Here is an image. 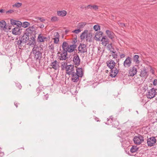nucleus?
Returning <instances> with one entry per match:
<instances>
[{"instance_id": "obj_1", "label": "nucleus", "mask_w": 157, "mask_h": 157, "mask_svg": "<svg viewBox=\"0 0 157 157\" xmlns=\"http://www.w3.org/2000/svg\"><path fill=\"white\" fill-rule=\"evenodd\" d=\"M76 73L75 72L71 75V81L77 82L79 80V77L82 76L83 72L82 68H78L76 69Z\"/></svg>"}, {"instance_id": "obj_2", "label": "nucleus", "mask_w": 157, "mask_h": 157, "mask_svg": "<svg viewBox=\"0 0 157 157\" xmlns=\"http://www.w3.org/2000/svg\"><path fill=\"white\" fill-rule=\"evenodd\" d=\"M92 36V34L89 32L87 30H85L80 35L81 40H83L85 38H86V41H90L91 40Z\"/></svg>"}, {"instance_id": "obj_3", "label": "nucleus", "mask_w": 157, "mask_h": 157, "mask_svg": "<svg viewBox=\"0 0 157 157\" xmlns=\"http://www.w3.org/2000/svg\"><path fill=\"white\" fill-rule=\"evenodd\" d=\"M133 140L134 143L136 144H140L144 141L143 137L140 135L136 136L134 137Z\"/></svg>"}, {"instance_id": "obj_4", "label": "nucleus", "mask_w": 157, "mask_h": 157, "mask_svg": "<svg viewBox=\"0 0 157 157\" xmlns=\"http://www.w3.org/2000/svg\"><path fill=\"white\" fill-rule=\"evenodd\" d=\"M29 39V36L24 34L21 39L17 41V44L20 45L22 44L26 43Z\"/></svg>"}, {"instance_id": "obj_5", "label": "nucleus", "mask_w": 157, "mask_h": 157, "mask_svg": "<svg viewBox=\"0 0 157 157\" xmlns=\"http://www.w3.org/2000/svg\"><path fill=\"white\" fill-rule=\"evenodd\" d=\"M66 72L69 75H71L75 72V69L73 65H70L66 67Z\"/></svg>"}, {"instance_id": "obj_6", "label": "nucleus", "mask_w": 157, "mask_h": 157, "mask_svg": "<svg viewBox=\"0 0 157 157\" xmlns=\"http://www.w3.org/2000/svg\"><path fill=\"white\" fill-rule=\"evenodd\" d=\"M146 94L148 98L151 99L154 98L156 95L155 90L154 88H152L149 90Z\"/></svg>"}, {"instance_id": "obj_7", "label": "nucleus", "mask_w": 157, "mask_h": 157, "mask_svg": "<svg viewBox=\"0 0 157 157\" xmlns=\"http://www.w3.org/2000/svg\"><path fill=\"white\" fill-rule=\"evenodd\" d=\"M58 59L60 60H65L67 59V52L66 51H63L62 52H59L57 53Z\"/></svg>"}, {"instance_id": "obj_8", "label": "nucleus", "mask_w": 157, "mask_h": 157, "mask_svg": "<svg viewBox=\"0 0 157 157\" xmlns=\"http://www.w3.org/2000/svg\"><path fill=\"white\" fill-rule=\"evenodd\" d=\"M156 142V140L154 137H151L147 140V143L148 146L151 147L154 145Z\"/></svg>"}, {"instance_id": "obj_9", "label": "nucleus", "mask_w": 157, "mask_h": 157, "mask_svg": "<svg viewBox=\"0 0 157 157\" xmlns=\"http://www.w3.org/2000/svg\"><path fill=\"white\" fill-rule=\"evenodd\" d=\"M51 68H53L55 70H58L59 67V62L56 60L52 62L50 64Z\"/></svg>"}, {"instance_id": "obj_10", "label": "nucleus", "mask_w": 157, "mask_h": 157, "mask_svg": "<svg viewBox=\"0 0 157 157\" xmlns=\"http://www.w3.org/2000/svg\"><path fill=\"white\" fill-rule=\"evenodd\" d=\"M35 29V28L33 26L29 27L26 29L25 34L29 36L32 34Z\"/></svg>"}, {"instance_id": "obj_11", "label": "nucleus", "mask_w": 157, "mask_h": 157, "mask_svg": "<svg viewBox=\"0 0 157 157\" xmlns=\"http://www.w3.org/2000/svg\"><path fill=\"white\" fill-rule=\"evenodd\" d=\"M148 71L147 68L144 67L141 71L140 76L142 77L146 78L148 76Z\"/></svg>"}, {"instance_id": "obj_12", "label": "nucleus", "mask_w": 157, "mask_h": 157, "mask_svg": "<svg viewBox=\"0 0 157 157\" xmlns=\"http://www.w3.org/2000/svg\"><path fill=\"white\" fill-rule=\"evenodd\" d=\"M60 36L59 33L57 32L53 33V37L52 40H54V43L55 44H58L59 41V37Z\"/></svg>"}, {"instance_id": "obj_13", "label": "nucleus", "mask_w": 157, "mask_h": 157, "mask_svg": "<svg viewBox=\"0 0 157 157\" xmlns=\"http://www.w3.org/2000/svg\"><path fill=\"white\" fill-rule=\"evenodd\" d=\"M78 51L81 53H84L87 51L86 46L84 44H80L78 47Z\"/></svg>"}, {"instance_id": "obj_14", "label": "nucleus", "mask_w": 157, "mask_h": 157, "mask_svg": "<svg viewBox=\"0 0 157 157\" xmlns=\"http://www.w3.org/2000/svg\"><path fill=\"white\" fill-rule=\"evenodd\" d=\"M132 63L131 59L128 57L126 58L124 63V66L125 67H128L130 66Z\"/></svg>"}, {"instance_id": "obj_15", "label": "nucleus", "mask_w": 157, "mask_h": 157, "mask_svg": "<svg viewBox=\"0 0 157 157\" xmlns=\"http://www.w3.org/2000/svg\"><path fill=\"white\" fill-rule=\"evenodd\" d=\"M106 33L107 36L113 41L115 36L114 33L110 30H107L105 31Z\"/></svg>"}, {"instance_id": "obj_16", "label": "nucleus", "mask_w": 157, "mask_h": 157, "mask_svg": "<svg viewBox=\"0 0 157 157\" xmlns=\"http://www.w3.org/2000/svg\"><path fill=\"white\" fill-rule=\"evenodd\" d=\"M28 44L29 46L33 47L36 45V41L35 38L33 36L30 37L29 39Z\"/></svg>"}, {"instance_id": "obj_17", "label": "nucleus", "mask_w": 157, "mask_h": 157, "mask_svg": "<svg viewBox=\"0 0 157 157\" xmlns=\"http://www.w3.org/2000/svg\"><path fill=\"white\" fill-rule=\"evenodd\" d=\"M76 47V45L75 44L70 45L67 47L66 51L67 52H72L75 50Z\"/></svg>"}, {"instance_id": "obj_18", "label": "nucleus", "mask_w": 157, "mask_h": 157, "mask_svg": "<svg viewBox=\"0 0 157 157\" xmlns=\"http://www.w3.org/2000/svg\"><path fill=\"white\" fill-rule=\"evenodd\" d=\"M10 22L12 25H17L18 27H21L22 25V23L21 21L13 19H10Z\"/></svg>"}, {"instance_id": "obj_19", "label": "nucleus", "mask_w": 157, "mask_h": 157, "mask_svg": "<svg viewBox=\"0 0 157 157\" xmlns=\"http://www.w3.org/2000/svg\"><path fill=\"white\" fill-rule=\"evenodd\" d=\"M118 72V69L116 67H113L111 69L110 76L112 77H115Z\"/></svg>"}, {"instance_id": "obj_20", "label": "nucleus", "mask_w": 157, "mask_h": 157, "mask_svg": "<svg viewBox=\"0 0 157 157\" xmlns=\"http://www.w3.org/2000/svg\"><path fill=\"white\" fill-rule=\"evenodd\" d=\"M38 39L39 42H42L44 41H47L49 38L48 37L43 36L42 34H40L39 35Z\"/></svg>"}, {"instance_id": "obj_21", "label": "nucleus", "mask_w": 157, "mask_h": 157, "mask_svg": "<svg viewBox=\"0 0 157 157\" xmlns=\"http://www.w3.org/2000/svg\"><path fill=\"white\" fill-rule=\"evenodd\" d=\"M137 72V68L133 66L129 70V74L130 76H133L136 74Z\"/></svg>"}, {"instance_id": "obj_22", "label": "nucleus", "mask_w": 157, "mask_h": 157, "mask_svg": "<svg viewBox=\"0 0 157 157\" xmlns=\"http://www.w3.org/2000/svg\"><path fill=\"white\" fill-rule=\"evenodd\" d=\"M19 27H16L12 30L13 34L15 35H20L21 33V29L19 28Z\"/></svg>"}, {"instance_id": "obj_23", "label": "nucleus", "mask_w": 157, "mask_h": 157, "mask_svg": "<svg viewBox=\"0 0 157 157\" xmlns=\"http://www.w3.org/2000/svg\"><path fill=\"white\" fill-rule=\"evenodd\" d=\"M106 64L109 68L112 69L115 66L116 63L113 60L110 59L106 62Z\"/></svg>"}, {"instance_id": "obj_24", "label": "nucleus", "mask_w": 157, "mask_h": 157, "mask_svg": "<svg viewBox=\"0 0 157 157\" xmlns=\"http://www.w3.org/2000/svg\"><path fill=\"white\" fill-rule=\"evenodd\" d=\"M73 61L76 65L78 66L80 63V61L78 56L76 55L75 56L73 59Z\"/></svg>"}, {"instance_id": "obj_25", "label": "nucleus", "mask_w": 157, "mask_h": 157, "mask_svg": "<svg viewBox=\"0 0 157 157\" xmlns=\"http://www.w3.org/2000/svg\"><path fill=\"white\" fill-rule=\"evenodd\" d=\"M101 42L102 45L106 46L109 44V40L105 36H103L101 40Z\"/></svg>"}, {"instance_id": "obj_26", "label": "nucleus", "mask_w": 157, "mask_h": 157, "mask_svg": "<svg viewBox=\"0 0 157 157\" xmlns=\"http://www.w3.org/2000/svg\"><path fill=\"white\" fill-rule=\"evenodd\" d=\"M6 23L5 21H0V29L4 31H6L7 29Z\"/></svg>"}, {"instance_id": "obj_27", "label": "nucleus", "mask_w": 157, "mask_h": 157, "mask_svg": "<svg viewBox=\"0 0 157 157\" xmlns=\"http://www.w3.org/2000/svg\"><path fill=\"white\" fill-rule=\"evenodd\" d=\"M103 34L102 32H97L95 34V36L94 37V39L96 41H99L100 39L101 36Z\"/></svg>"}, {"instance_id": "obj_28", "label": "nucleus", "mask_w": 157, "mask_h": 157, "mask_svg": "<svg viewBox=\"0 0 157 157\" xmlns=\"http://www.w3.org/2000/svg\"><path fill=\"white\" fill-rule=\"evenodd\" d=\"M57 13L58 16L63 17L66 15L67 12L65 10H62L61 11H57Z\"/></svg>"}, {"instance_id": "obj_29", "label": "nucleus", "mask_w": 157, "mask_h": 157, "mask_svg": "<svg viewBox=\"0 0 157 157\" xmlns=\"http://www.w3.org/2000/svg\"><path fill=\"white\" fill-rule=\"evenodd\" d=\"M139 58V56L137 55H135L133 56V61L136 64H139L140 62Z\"/></svg>"}, {"instance_id": "obj_30", "label": "nucleus", "mask_w": 157, "mask_h": 157, "mask_svg": "<svg viewBox=\"0 0 157 157\" xmlns=\"http://www.w3.org/2000/svg\"><path fill=\"white\" fill-rule=\"evenodd\" d=\"M89 8L91 9H94V10H96L98 9V6L97 5H93L92 6L91 5H88L86 7H85V8Z\"/></svg>"}, {"instance_id": "obj_31", "label": "nucleus", "mask_w": 157, "mask_h": 157, "mask_svg": "<svg viewBox=\"0 0 157 157\" xmlns=\"http://www.w3.org/2000/svg\"><path fill=\"white\" fill-rule=\"evenodd\" d=\"M35 19H36L35 21V22H39L38 21V20L40 21V22H43L45 21V19L44 18V17H34Z\"/></svg>"}, {"instance_id": "obj_32", "label": "nucleus", "mask_w": 157, "mask_h": 157, "mask_svg": "<svg viewBox=\"0 0 157 157\" xmlns=\"http://www.w3.org/2000/svg\"><path fill=\"white\" fill-rule=\"evenodd\" d=\"M86 24L85 22L80 23L77 25V27L78 29H81L84 27Z\"/></svg>"}, {"instance_id": "obj_33", "label": "nucleus", "mask_w": 157, "mask_h": 157, "mask_svg": "<svg viewBox=\"0 0 157 157\" xmlns=\"http://www.w3.org/2000/svg\"><path fill=\"white\" fill-rule=\"evenodd\" d=\"M33 47V49L32 51V52L33 54L35 53L36 52H38L40 51V48L38 47L37 45H36Z\"/></svg>"}, {"instance_id": "obj_34", "label": "nucleus", "mask_w": 157, "mask_h": 157, "mask_svg": "<svg viewBox=\"0 0 157 157\" xmlns=\"http://www.w3.org/2000/svg\"><path fill=\"white\" fill-rule=\"evenodd\" d=\"M110 52H114L115 50L114 48L113 47L112 44H108V45L106 46Z\"/></svg>"}, {"instance_id": "obj_35", "label": "nucleus", "mask_w": 157, "mask_h": 157, "mask_svg": "<svg viewBox=\"0 0 157 157\" xmlns=\"http://www.w3.org/2000/svg\"><path fill=\"white\" fill-rule=\"evenodd\" d=\"M68 46H69V45L67 42L66 41L63 42L62 45V47L63 51H66V48Z\"/></svg>"}, {"instance_id": "obj_36", "label": "nucleus", "mask_w": 157, "mask_h": 157, "mask_svg": "<svg viewBox=\"0 0 157 157\" xmlns=\"http://www.w3.org/2000/svg\"><path fill=\"white\" fill-rule=\"evenodd\" d=\"M33 54L35 55V58L36 59H39L41 55V53L40 51Z\"/></svg>"}, {"instance_id": "obj_37", "label": "nucleus", "mask_w": 157, "mask_h": 157, "mask_svg": "<svg viewBox=\"0 0 157 157\" xmlns=\"http://www.w3.org/2000/svg\"><path fill=\"white\" fill-rule=\"evenodd\" d=\"M22 3L20 2H16L14 4L12 5L13 7H16L17 8H20L22 6Z\"/></svg>"}, {"instance_id": "obj_38", "label": "nucleus", "mask_w": 157, "mask_h": 157, "mask_svg": "<svg viewBox=\"0 0 157 157\" xmlns=\"http://www.w3.org/2000/svg\"><path fill=\"white\" fill-rule=\"evenodd\" d=\"M138 149L136 146H133L131 148L130 151L132 153H134L136 152Z\"/></svg>"}, {"instance_id": "obj_39", "label": "nucleus", "mask_w": 157, "mask_h": 157, "mask_svg": "<svg viewBox=\"0 0 157 157\" xmlns=\"http://www.w3.org/2000/svg\"><path fill=\"white\" fill-rule=\"evenodd\" d=\"M22 25L23 28H26L29 26L30 25V24L28 22L25 21L22 24Z\"/></svg>"}, {"instance_id": "obj_40", "label": "nucleus", "mask_w": 157, "mask_h": 157, "mask_svg": "<svg viewBox=\"0 0 157 157\" xmlns=\"http://www.w3.org/2000/svg\"><path fill=\"white\" fill-rule=\"evenodd\" d=\"M94 29L95 31H98L100 29V26L98 25H96L94 26Z\"/></svg>"}, {"instance_id": "obj_41", "label": "nucleus", "mask_w": 157, "mask_h": 157, "mask_svg": "<svg viewBox=\"0 0 157 157\" xmlns=\"http://www.w3.org/2000/svg\"><path fill=\"white\" fill-rule=\"evenodd\" d=\"M58 20L59 19L56 16H53L52 17L51 21L52 22H55L58 21Z\"/></svg>"}, {"instance_id": "obj_42", "label": "nucleus", "mask_w": 157, "mask_h": 157, "mask_svg": "<svg viewBox=\"0 0 157 157\" xmlns=\"http://www.w3.org/2000/svg\"><path fill=\"white\" fill-rule=\"evenodd\" d=\"M81 29H75L72 32L73 33H75L76 34H78L79 33H80L82 31Z\"/></svg>"}, {"instance_id": "obj_43", "label": "nucleus", "mask_w": 157, "mask_h": 157, "mask_svg": "<svg viewBox=\"0 0 157 157\" xmlns=\"http://www.w3.org/2000/svg\"><path fill=\"white\" fill-rule=\"evenodd\" d=\"M119 124V122L117 121H115L113 124V125L115 127H117L118 126Z\"/></svg>"}, {"instance_id": "obj_44", "label": "nucleus", "mask_w": 157, "mask_h": 157, "mask_svg": "<svg viewBox=\"0 0 157 157\" xmlns=\"http://www.w3.org/2000/svg\"><path fill=\"white\" fill-rule=\"evenodd\" d=\"M67 63H62L61 65V68L62 69L64 70L65 69H66V67H67Z\"/></svg>"}, {"instance_id": "obj_45", "label": "nucleus", "mask_w": 157, "mask_h": 157, "mask_svg": "<svg viewBox=\"0 0 157 157\" xmlns=\"http://www.w3.org/2000/svg\"><path fill=\"white\" fill-rule=\"evenodd\" d=\"M112 52L113 53V54H112V56L113 58L114 59L117 58V54L115 53V51L114 50V52Z\"/></svg>"}, {"instance_id": "obj_46", "label": "nucleus", "mask_w": 157, "mask_h": 157, "mask_svg": "<svg viewBox=\"0 0 157 157\" xmlns=\"http://www.w3.org/2000/svg\"><path fill=\"white\" fill-rule=\"evenodd\" d=\"M14 12V11L13 10H10L6 12V13L7 14L8 13H13Z\"/></svg>"}, {"instance_id": "obj_47", "label": "nucleus", "mask_w": 157, "mask_h": 157, "mask_svg": "<svg viewBox=\"0 0 157 157\" xmlns=\"http://www.w3.org/2000/svg\"><path fill=\"white\" fill-rule=\"evenodd\" d=\"M38 26V27L41 29H42L44 28V25L43 24H39Z\"/></svg>"}, {"instance_id": "obj_48", "label": "nucleus", "mask_w": 157, "mask_h": 157, "mask_svg": "<svg viewBox=\"0 0 157 157\" xmlns=\"http://www.w3.org/2000/svg\"><path fill=\"white\" fill-rule=\"evenodd\" d=\"M150 71L151 73H152V74H154L155 71H154L152 69L151 67H150Z\"/></svg>"}, {"instance_id": "obj_49", "label": "nucleus", "mask_w": 157, "mask_h": 157, "mask_svg": "<svg viewBox=\"0 0 157 157\" xmlns=\"http://www.w3.org/2000/svg\"><path fill=\"white\" fill-rule=\"evenodd\" d=\"M119 25L120 26H121L122 27H123L124 26H125V24H124L123 23H119Z\"/></svg>"}, {"instance_id": "obj_50", "label": "nucleus", "mask_w": 157, "mask_h": 157, "mask_svg": "<svg viewBox=\"0 0 157 157\" xmlns=\"http://www.w3.org/2000/svg\"><path fill=\"white\" fill-rule=\"evenodd\" d=\"M153 84L154 85H156L157 84V80L155 79L153 81Z\"/></svg>"}, {"instance_id": "obj_51", "label": "nucleus", "mask_w": 157, "mask_h": 157, "mask_svg": "<svg viewBox=\"0 0 157 157\" xmlns=\"http://www.w3.org/2000/svg\"><path fill=\"white\" fill-rule=\"evenodd\" d=\"M49 48L52 50H53L54 48V47L53 45L52 44H51L49 46Z\"/></svg>"}, {"instance_id": "obj_52", "label": "nucleus", "mask_w": 157, "mask_h": 157, "mask_svg": "<svg viewBox=\"0 0 157 157\" xmlns=\"http://www.w3.org/2000/svg\"><path fill=\"white\" fill-rule=\"evenodd\" d=\"M121 58H122L125 57V55L124 54H122L120 55Z\"/></svg>"}, {"instance_id": "obj_53", "label": "nucleus", "mask_w": 157, "mask_h": 157, "mask_svg": "<svg viewBox=\"0 0 157 157\" xmlns=\"http://www.w3.org/2000/svg\"><path fill=\"white\" fill-rule=\"evenodd\" d=\"M17 85H18L17 86H18V87L19 88V89H21V85L20 84H17Z\"/></svg>"}, {"instance_id": "obj_54", "label": "nucleus", "mask_w": 157, "mask_h": 157, "mask_svg": "<svg viewBox=\"0 0 157 157\" xmlns=\"http://www.w3.org/2000/svg\"><path fill=\"white\" fill-rule=\"evenodd\" d=\"M4 10L3 9L0 10V13H2L4 11Z\"/></svg>"}, {"instance_id": "obj_55", "label": "nucleus", "mask_w": 157, "mask_h": 157, "mask_svg": "<svg viewBox=\"0 0 157 157\" xmlns=\"http://www.w3.org/2000/svg\"><path fill=\"white\" fill-rule=\"evenodd\" d=\"M77 42V40L76 39H75L74 41V42L75 43Z\"/></svg>"}, {"instance_id": "obj_56", "label": "nucleus", "mask_w": 157, "mask_h": 157, "mask_svg": "<svg viewBox=\"0 0 157 157\" xmlns=\"http://www.w3.org/2000/svg\"><path fill=\"white\" fill-rule=\"evenodd\" d=\"M81 8H83V7H81Z\"/></svg>"}, {"instance_id": "obj_57", "label": "nucleus", "mask_w": 157, "mask_h": 157, "mask_svg": "<svg viewBox=\"0 0 157 157\" xmlns=\"http://www.w3.org/2000/svg\"><path fill=\"white\" fill-rule=\"evenodd\" d=\"M15 105L16 106V107H17V106L16 105Z\"/></svg>"}, {"instance_id": "obj_58", "label": "nucleus", "mask_w": 157, "mask_h": 157, "mask_svg": "<svg viewBox=\"0 0 157 157\" xmlns=\"http://www.w3.org/2000/svg\"><path fill=\"white\" fill-rule=\"evenodd\" d=\"M66 32H67V30H66Z\"/></svg>"}, {"instance_id": "obj_59", "label": "nucleus", "mask_w": 157, "mask_h": 157, "mask_svg": "<svg viewBox=\"0 0 157 157\" xmlns=\"http://www.w3.org/2000/svg\"><path fill=\"white\" fill-rule=\"evenodd\" d=\"M66 32H67V30H66Z\"/></svg>"}]
</instances>
